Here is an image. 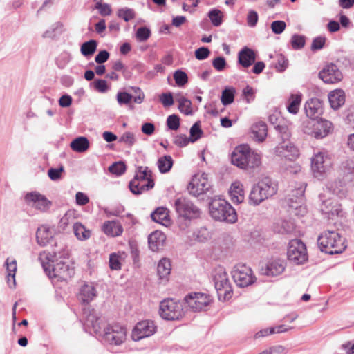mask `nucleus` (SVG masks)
Masks as SVG:
<instances>
[{"label": "nucleus", "instance_id": "052dcab7", "mask_svg": "<svg viewBox=\"0 0 354 354\" xmlns=\"http://www.w3.org/2000/svg\"><path fill=\"white\" fill-rule=\"evenodd\" d=\"M64 171V167L51 168L48 171L49 178L54 181L58 180L62 178V173Z\"/></svg>", "mask_w": 354, "mask_h": 354}, {"label": "nucleus", "instance_id": "ddd939ff", "mask_svg": "<svg viewBox=\"0 0 354 354\" xmlns=\"http://www.w3.org/2000/svg\"><path fill=\"white\" fill-rule=\"evenodd\" d=\"M330 162L328 154L318 151L311 158V169L315 178L321 179L328 171Z\"/></svg>", "mask_w": 354, "mask_h": 354}, {"label": "nucleus", "instance_id": "4c0bfd02", "mask_svg": "<svg viewBox=\"0 0 354 354\" xmlns=\"http://www.w3.org/2000/svg\"><path fill=\"white\" fill-rule=\"evenodd\" d=\"M230 194L231 200L234 203H241L244 200V192L239 183H233L231 185Z\"/></svg>", "mask_w": 354, "mask_h": 354}, {"label": "nucleus", "instance_id": "e433bc0d", "mask_svg": "<svg viewBox=\"0 0 354 354\" xmlns=\"http://www.w3.org/2000/svg\"><path fill=\"white\" fill-rule=\"evenodd\" d=\"M73 230L75 237L80 241H86L91 237V232L80 223H73Z\"/></svg>", "mask_w": 354, "mask_h": 354}, {"label": "nucleus", "instance_id": "2eb2a0df", "mask_svg": "<svg viewBox=\"0 0 354 354\" xmlns=\"http://www.w3.org/2000/svg\"><path fill=\"white\" fill-rule=\"evenodd\" d=\"M24 200L28 206L41 212H48L52 205L51 201L44 195L36 191L27 193Z\"/></svg>", "mask_w": 354, "mask_h": 354}, {"label": "nucleus", "instance_id": "393cba45", "mask_svg": "<svg viewBox=\"0 0 354 354\" xmlns=\"http://www.w3.org/2000/svg\"><path fill=\"white\" fill-rule=\"evenodd\" d=\"M153 180L151 171L148 167L139 166L136 170V174L133 178L130 181L129 188H138L140 180Z\"/></svg>", "mask_w": 354, "mask_h": 354}, {"label": "nucleus", "instance_id": "6e6552de", "mask_svg": "<svg viewBox=\"0 0 354 354\" xmlns=\"http://www.w3.org/2000/svg\"><path fill=\"white\" fill-rule=\"evenodd\" d=\"M214 281L219 300L227 301L232 297V289L227 274L223 267H218L215 270Z\"/></svg>", "mask_w": 354, "mask_h": 354}, {"label": "nucleus", "instance_id": "c756f323", "mask_svg": "<svg viewBox=\"0 0 354 354\" xmlns=\"http://www.w3.org/2000/svg\"><path fill=\"white\" fill-rule=\"evenodd\" d=\"M328 100L334 110L338 109L345 102V93L342 89H336L329 93Z\"/></svg>", "mask_w": 354, "mask_h": 354}, {"label": "nucleus", "instance_id": "a19ab883", "mask_svg": "<svg viewBox=\"0 0 354 354\" xmlns=\"http://www.w3.org/2000/svg\"><path fill=\"white\" fill-rule=\"evenodd\" d=\"M176 100L178 103V109L181 113L187 115L192 114V102L189 100L181 95H178Z\"/></svg>", "mask_w": 354, "mask_h": 354}, {"label": "nucleus", "instance_id": "1a4fd4ad", "mask_svg": "<svg viewBox=\"0 0 354 354\" xmlns=\"http://www.w3.org/2000/svg\"><path fill=\"white\" fill-rule=\"evenodd\" d=\"M183 304L173 299H167L160 304V315L167 320L179 319L183 315Z\"/></svg>", "mask_w": 354, "mask_h": 354}, {"label": "nucleus", "instance_id": "864d4df0", "mask_svg": "<svg viewBox=\"0 0 354 354\" xmlns=\"http://www.w3.org/2000/svg\"><path fill=\"white\" fill-rule=\"evenodd\" d=\"M203 133L202 130L198 122H196L190 129V140L192 142L196 141L199 139Z\"/></svg>", "mask_w": 354, "mask_h": 354}, {"label": "nucleus", "instance_id": "bb28decb", "mask_svg": "<svg viewBox=\"0 0 354 354\" xmlns=\"http://www.w3.org/2000/svg\"><path fill=\"white\" fill-rule=\"evenodd\" d=\"M239 62L244 68H248L254 63L256 55L253 50L244 47L239 53Z\"/></svg>", "mask_w": 354, "mask_h": 354}, {"label": "nucleus", "instance_id": "338daca9", "mask_svg": "<svg viewBox=\"0 0 354 354\" xmlns=\"http://www.w3.org/2000/svg\"><path fill=\"white\" fill-rule=\"evenodd\" d=\"M209 50L206 47H201L195 50V57L198 60H204L209 57Z\"/></svg>", "mask_w": 354, "mask_h": 354}, {"label": "nucleus", "instance_id": "423d86ee", "mask_svg": "<svg viewBox=\"0 0 354 354\" xmlns=\"http://www.w3.org/2000/svg\"><path fill=\"white\" fill-rule=\"evenodd\" d=\"M302 131L315 139H322L333 131V123L326 119L306 120L302 123Z\"/></svg>", "mask_w": 354, "mask_h": 354}, {"label": "nucleus", "instance_id": "2f4dec72", "mask_svg": "<svg viewBox=\"0 0 354 354\" xmlns=\"http://www.w3.org/2000/svg\"><path fill=\"white\" fill-rule=\"evenodd\" d=\"M301 100L302 94L300 92L290 94L286 103L288 111L294 115L297 114L299 110Z\"/></svg>", "mask_w": 354, "mask_h": 354}, {"label": "nucleus", "instance_id": "bf43d9fd", "mask_svg": "<svg viewBox=\"0 0 354 354\" xmlns=\"http://www.w3.org/2000/svg\"><path fill=\"white\" fill-rule=\"evenodd\" d=\"M151 35L150 30L147 27H141L137 30L136 38L140 41H146Z\"/></svg>", "mask_w": 354, "mask_h": 354}, {"label": "nucleus", "instance_id": "49530a36", "mask_svg": "<svg viewBox=\"0 0 354 354\" xmlns=\"http://www.w3.org/2000/svg\"><path fill=\"white\" fill-rule=\"evenodd\" d=\"M139 185L138 188H129L131 192L133 194L139 195L143 193L145 191H148L152 189L154 187V181L153 180H140Z\"/></svg>", "mask_w": 354, "mask_h": 354}, {"label": "nucleus", "instance_id": "f3484780", "mask_svg": "<svg viewBox=\"0 0 354 354\" xmlns=\"http://www.w3.org/2000/svg\"><path fill=\"white\" fill-rule=\"evenodd\" d=\"M185 304L193 311L205 310L210 304L209 295L201 292H192L185 298Z\"/></svg>", "mask_w": 354, "mask_h": 354}, {"label": "nucleus", "instance_id": "9d476101", "mask_svg": "<svg viewBox=\"0 0 354 354\" xmlns=\"http://www.w3.org/2000/svg\"><path fill=\"white\" fill-rule=\"evenodd\" d=\"M288 259L297 265L304 263L308 259L305 244L299 239L290 241L287 250Z\"/></svg>", "mask_w": 354, "mask_h": 354}, {"label": "nucleus", "instance_id": "c9c22d12", "mask_svg": "<svg viewBox=\"0 0 354 354\" xmlns=\"http://www.w3.org/2000/svg\"><path fill=\"white\" fill-rule=\"evenodd\" d=\"M96 297V290L93 286L84 284L82 286L80 292V299L84 303H89Z\"/></svg>", "mask_w": 354, "mask_h": 354}, {"label": "nucleus", "instance_id": "412c9836", "mask_svg": "<svg viewBox=\"0 0 354 354\" xmlns=\"http://www.w3.org/2000/svg\"><path fill=\"white\" fill-rule=\"evenodd\" d=\"M276 153L281 157L292 160L299 156L297 148L290 141H283L275 148Z\"/></svg>", "mask_w": 354, "mask_h": 354}, {"label": "nucleus", "instance_id": "f03ea898", "mask_svg": "<svg viewBox=\"0 0 354 354\" xmlns=\"http://www.w3.org/2000/svg\"><path fill=\"white\" fill-rule=\"evenodd\" d=\"M231 162L242 169H255L261 165V156L248 145H241L233 150Z\"/></svg>", "mask_w": 354, "mask_h": 354}, {"label": "nucleus", "instance_id": "dca6fc26", "mask_svg": "<svg viewBox=\"0 0 354 354\" xmlns=\"http://www.w3.org/2000/svg\"><path fill=\"white\" fill-rule=\"evenodd\" d=\"M157 327L151 320L139 322L134 326L131 337L133 341L138 342L143 338L153 335L156 332Z\"/></svg>", "mask_w": 354, "mask_h": 354}, {"label": "nucleus", "instance_id": "c03bdc74", "mask_svg": "<svg viewBox=\"0 0 354 354\" xmlns=\"http://www.w3.org/2000/svg\"><path fill=\"white\" fill-rule=\"evenodd\" d=\"M97 46V41L93 39L84 42L80 48L81 53L85 57H90L95 52Z\"/></svg>", "mask_w": 354, "mask_h": 354}, {"label": "nucleus", "instance_id": "b1692460", "mask_svg": "<svg viewBox=\"0 0 354 354\" xmlns=\"http://www.w3.org/2000/svg\"><path fill=\"white\" fill-rule=\"evenodd\" d=\"M305 111L308 120H315L322 113V103L318 98H311L305 104Z\"/></svg>", "mask_w": 354, "mask_h": 354}, {"label": "nucleus", "instance_id": "473e14b6", "mask_svg": "<svg viewBox=\"0 0 354 354\" xmlns=\"http://www.w3.org/2000/svg\"><path fill=\"white\" fill-rule=\"evenodd\" d=\"M306 189V185L301 183L294 190L292 191V194L290 196V206L292 208L297 209L298 206L295 205L293 203H301L304 201V192Z\"/></svg>", "mask_w": 354, "mask_h": 354}, {"label": "nucleus", "instance_id": "e2e57ef3", "mask_svg": "<svg viewBox=\"0 0 354 354\" xmlns=\"http://www.w3.org/2000/svg\"><path fill=\"white\" fill-rule=\"evenodd\" d=\"M132 98V95L126 92H118L117 94V101L120 105L129 104Z\"/></svg>", "mask_w": 354, "mask_h": 354}, {"label": "nucleus", "instance_id": "a878e982", "mask_svg": "<svg viewBox=\"0 0 354 354\" xmlns=\"http://www.w3.org/2000/svg\"><path fill=\"white\" fill-rule=\"evenodd\" d=\"M102 232L107 236L116 237L123 232V227L118 221H107L102 226Z\"/></svg>", "mask_w": 354, "mask_h": 354}, {"label": "nucleus", "instance_id": "6e6d98bb", "mask_svg": "<svg viewBox=\"0 0 354 354\" xmlns=\"http://www.w3.org/2000/svg\"><path fill=\"white\" fill-rule=\"evenodd\" d=\"M167 125L171 130H177L180 127V118L177 115H169L167 119Z\"/></svg>", "mask_w": 354, "mask_h": 354}, {"label": "nucleus", "instance_id": "7c9ffc66", "mask_svg": "<svg viewBox=\"0 0 354 354\" xmlns=\"http://www.w3.org/2000/svg\"><path fill=\"white\" fill-rule=\"evenodd\" d=\"M326 189L328 192L336 195L339 198H344L347 195L348 189L345 183L341 181L335 180L328 183Z\"/></svg>", "mask_w": 354, "mask_h": 354}, {"label": "nucleus", "instance_id": "4be33fe9", "mask_svg": "<svg viewBox=\"0 0 354 354\" xmlns=\"http://www.w3.org/2000/svg\"><path fill=\"white\" fill-rule=\"evenodd\" d=\"M55 234L54 227L47 224L39 226L36 232L37 243L41 246H45L49 243Z\"/></svg>", "mask_w": 354, "mask_h": 354}, {"label": "nucleus", "instance_id": "0e129e2a", "mask_svg": "<svg viewBox=\"0 0 354 354\" xmlns=\"http://www.w3.org/2000/svg\"><path fill=\"white\" fill-rule=\"evenodd\" d=\"M95 8L99 10V12L102 16H109L111 14V8L107 3L97 2L95 4Z\"/></svg>", "mask_w": 354, "mask_h": 354}, {"label": "nucleus", "instance_id": "09e8293b", "mask_svg": "<svg viewBox=\"0 0 354 354\" xmlns=\"http://www.w3.org/2000/svg\"><path fill=\"white\" fill-rule=\"evenodd\" d=\"M136 141L135 134L130 131L124 132L119 138V142L123 143L129 147H131Z\"/></svg>", "mask_w": 354, "mask_h": 354}, {"label": "nucleus", "instance_id": "37998d69", "mask_svg": "<svg viewBox=\"0 0 354 354\" xmlns=\"http://www.w3.org/2000/svg\"><path fill=\"white\" fill-rule=\"evenodd\" d=\"M157 165L160 173H167L169 171L172 167L173 159L171 156H163L158 160Z\"/></svg>", "mask_w": 354, "mask_h": 354}, {"label": "nucleus", "instance_id": "f257e3e1", "mask_svg": "<svg viewBox=\"0 0 354 354\" xmlns=\"http://www.w3.org/2000/svg\"><path fill=\"white\" fill-rule=\"evenodd\" d=\"M42 267L50 278H58L64 281L71 278L74 274L73 268L68 264V255L64 252L62 254L56 253L51 254L45 252L39 257Z\"/></svg>", "mask_w": 354, "mask_h": 354}, {"label": "nucleus", "instance_id": "72a5a7b5", "mask_svg": "<svg viewBox=\"0 0 354 354\" xmlns=\"http://www.w3.org/2000/svg\"><path fill=\"white\" fill-rule=\"evenodd\" d=\"M252 133L258 142H263L267 136V125L264 122L254 123L251 127Z\"/></svg>", "mask_w": 354, "mask_h": 354}, {"label": "nucleus", "instance_id": "4468645a", "mask_svg": "<svg viewBox=\"0 0 354 354\" xmlns=\"http://www.w3.org/2000/svg\"><path fill=\"white\" fill-rule=\"evenodd\" d=\"M232 276L239 287H246L251 285L254 281L252 270L243 264L236 265L232 271Z\"/></svg>", "mask_w": 354, "mask_h": 354}, {"label": "nucleus", "instance_id": "a211bd4d", "mask_svg": "<svg viewBox=\"0 0 354 354\" xmlns=\"http://www.w3.org/2000/svg\"><path fill=\"white\" fill-rule=\"evenodd\" d=\"M319 77L326 84H337L343 79V74L334 64L324 66L319 73Z\"/></svg>", "mask_w": 354, "mask_h": 354}, {"label": "nucleus", "instance_id": "a18cd8bd", "mask_svg": "<svg viewBox=\"0 0 354 354\" xmlns=\"http://www.w3.org/2000/svg\"><path fill=\"white\" fill-rule=\"evenodd\" d=\"M235 88L233 87H226L222 91L221 100L224 106L229 105L234 102Z\"/></svg>", "mask_w": 354, "mask_h": 354}, {"label": "nucleus", "instance_id": "aec40b11", "mask_svg": "<svg viewBox=\"0 0 354 354\" xmlns=\"http://www.w3.org/2000/svg\"><path fill=\"white\" fill-rule=\"evenodd\" d=\"M84 326L94 333L101 335L104 325L102 319L99 317L94 310L84 311Z\"/></svg>", "mask_w": 354, "mask_h": 354}, {"label": "nucleus", "instance_id": "0eeeda50", "mask_svg": "<svg viewBox=\"0 0 354 354\" xmlns=\"http://www.w3.org/2000/svg\"><path fill=\"white\" fill-rule=\"evenodd\" d=\"M100 336L104 344L119 346L127 340V331L120 324H109L104 328Z\"/></svg>", "mask_w": 354, "mask_h": 354}, {"label": "nucleus", "instance_id": "cd10ccee", "mask_svg": "<svg viewBox=\"0 0 354 354\" xmlns=\"http://www.w3.org/2000/svg\"><path fill=\"white\" fill-rule=\"evenodd\" d=\"M169 212L167 208L160 207L151 214V217L153 221L164 226H169L171 224Z\"/></svg>", "mask_w": 354, "mask_h": 354}, {"label": "nucleus", "instance_id": "5701e85b", "mask_svg": "<svg viewBox=\"0 0 354 354\" xmlns=\"http://www.w3.org/2000/svg\"><path fill=\"white\" fill-rule=\"evenodd\" d=\"M286 268V262L281 259H274L270 261L265 268H262V273L268 277H276L283 272Z\"/></svg>", "mask_w": 354, "mask_h": 354}, {"label": "nucleus", "instance_id": "5fc2aeb1", "mask_svg": "<svg viewBox=\"0 0 354 354\" xmlns=\"http://www.w3.org/2000/svg\"><path fill=\"white\" fill-rule=\"evenodd\" d=\"M305 37L299 35H294L291 38V45L292 48L297 50L304 46Z\"/></svg>", "mask_w": 354, "mask_h": 354}, {"label": "nucleus", "instance_id": "69168bd1", "mask_svg": "<svg viewBox=\"0 0 354 354\" xmlns=\"http://www.w3.org/2000/svg\"><path fill=\"white\" fill-rule=\"evenodd\" d=\"M294 230L293 223L290 221H282L281 222V227L278 229V232L281 234L291 233Z\"/></svg>", "mask_w": 354, "mask_h": 354}, {"label": "nucleus", "instance_id": "774afa93", "mask_svg": "<svg viewBox=\"0 0 354 354\" xmlns=\"http://www.w3.org/2000/svg\"><path fill=\"white\" fill-rule=\"evenodd\" d=\"M160 100L162 105L165 107L170 106L174 104V98L171 93H164L160 97Z\"/></svg>", "mask_w": 354, "mask_h": 354}, {"label": "nucleus", "instance_id": "6ab92c4d", "mask_svg": "<svg viewBox=\"0 0 354 354\" xmlns=\"http://www.w3.org/2000/svg\"><path fill=\"white\" fill-rule=\"evenodd\" d=\"M325 194H320L319 198L322 201L320 210L328 218H333L335 216H339L341 212V207L334 199L325 198Z\"/></svg>", "mask_w": 354, "mask_h": 354}, {"label": "nucleus", "instance_id": "39448f33", "mask_svg": "<svg viewBox=\"0 0 354 354\" xmlns=\"http://www.w3.org/2000/svg\"><path fill=\"white\" fill-rule=\"evenodd\" d=\"M277 192V185L269 178H265L254 185L250 193L249 203L258 205Z\"/></svg>", "mask_w": 354, "mask_h": 354}, {"label": "nucleus", "instance_id": "9b49d317", "mask_svg": "<svg viewBox=\"0 0 354 354\" xmlns=\"http://www.w3.org/2000/svg\"><path fill=\"white\" fill-rule=\"evenodd\" d=\"M174 207L179 216L186 219H193L200 216V209L185 197H180L175 200Z\"/></svg>", "mask_w": 354, "mask_h": 354}, {"label": "nucleus", "instance_id": "f704fd0d", "mask_svg": "<svg viewBox=\"0 0 354 354\" xmlns=\"http://www.w3.org/2000/svg\"><path fill=\"white\" fill-rule=\"evenodd\" d=\"M340 169L345 181L352 182L354 180V162L353 160H348L343 162Z\"/></svg>", "mask_w": 354, "mask_h": 354}, {"label": "nucleus", "instance_id": "de8ad7c7", "mask_svg": "<svg viewBox=\"0 0 354 354\" xmlns=\"http://www.w3.org/2000/svg\"><path fill=\"white\" fill-rule=\"evenodd\" d=\"M208 17L214 26H219L223 22V12L218 9H212L208 13Z\"/></svg>", "mask_w": 354, "mask_h": 354}, {"label": "nucleus", "instance_id": "c85d7f7f", "mask_svg": "<svg viewBox=\"0 0 354 354\" xmlns=\"http://www.w3.org/2000/svg\"><path fill=\"white\" fill-rule=\"evenodd\" d=\"M166 239L165 235L160 231L156 230L152 232L148 237L149 248L153 251H158L164 244Z\"/></svg>", "mask_w": 354, "mask_h": 354}, {"label": "nucleus", "instance_id": "13d9d810", "mask_svg": "<svg viewBox=\"0 0 354 354\" xmlns=\"http://www.w3.org/2000/svg\"><path fill=\"white\" fill-rule=\"evenodd\" d=\"M286 27V24L283 21H274L272 22L270 28L272 31L277 35L282 33Z\"/></svg>", "mask_w": 354, "mask_h": 354}, {"label": "nucleus", "instance_id": "20e7f679", "mask_svg": "<svg viewBox=\"0 0 354 354\" xmlns=\"http://www.w3.org/2000/svg\"><path fill=\"white\" fill-rule=\"evenodd\" d=\"M210 216L216 221L234 223L237 220L235 209L225 199L214 198L209 203Z\"/></svg>", "mask_w": 354, "mask_h": 354}, {"label": "nucleus", "instance_id": "8fccbe9b", "mask_svg": "<svg viewBox=\"0 0 354 354\" xmlns=\"http://www.w3.org/2000/svg\"><path fill=\"white\" fill-rule=\"evenodd\" d=\"M117 15L127 22L133 19L136 15L133 9L124 8L118 10Z\"/></svg>", "mask_w": 354, "mask_h": 354}, {"label": "nucleus", "instance_id": "4d7b16f0", "mask_svg": "<svg viewBox=\"0 0 354 354\" xmlns=\"http://www.w3.org/2000/svg\"><path fill=\"white\" fill-rule=\"evenodd\" d=\"M125 169L126 166L122 162H115L109 167V170L111 173L118 176L122 174L125 171Z\"/></svg>", "mask_w": 354, "mask_h": 354}, {"label": "nucleus", "instance_id": "79ce46f5", "mask_svg": "<svg viewBox=\"0 0 354 354\" xmlns=\"http://www.w3.org/2000/svg\"><path fill=\"white\" fill-rule=\"evenodd\" d=\"M124 252H114L109 256V267L111 270H119L121 269V262L124 259Z\"/></svg>", "mask_w": 354, "mask_h": 354}, {"label": "nucleus", "instance_id": "7ed1b4c3", "mask_svg": "<svg viewBox=\"0 0 354 354\" xmlns=\"http://www.w3.org/2000/svg\"><path fill=\"white\" fill-rule=\"evenodd\" d=\"M317 243L322 252L329 254H340L346 248L344 238L334 230L322 232L318 236Z\"/></svg>", "mask_w": 354, "mask_h": 354}, {"label": "nucleus", "instance_id": "f8f14e48", "mask_svg": "<svg viewBox=\"0 0 354 354\" xmlns=\"http://www.w3.org/2000/svg\"><path fill=\"white\" fill-rule=\"evenodd\" d=\"M211 188L207 175L205 173L196 174L187 186L189 193L194 196L207 193Z\"/></svg>", "mask_w": 354, "mask_h": 354}, {"label": "nucleus", "instance_id": "3c124183", "mask_svg": "<svg viewBox=\"0 0 354 354\" xmlns=\"http://www.w3.org/2000/svg\"><path fill=\"white\" fill-rule=\"evenodd\" d=\"M6 266L7 273L12 277V283H14L15 273L17 271V261L15 259H10V258H8L6 261Z\"/></svg>", "mask_w": 354, "mask_h": 354}, {"label": "nucleus", "instance_id": "ea45409f", "mask_svg": "<svg viewBox=\"0 0 354 354\" xmlns=\"http://www.w3.org/2000/svg\"><path fill=\"white\" fill-rule=\"evenodd\" d=\"M171 267L169 259H161L157 266V272L161 279H167L171 272Z\"/></svg>", "mask_w": 354, "mask_h": 354}, {"label": "nucleus", "instance_id": "603ef678", "mask_svg": "<svg viewBox=\"0 0 354 354\" xmlns=\"http://www.w3.org/2000/svg\"><path fill=\"white\" fill-rule=\"evenodd\" d=\"M174 79L178 86H183L188 82L187 75L180 70H178L174 73Z\"/></svg>", "mask_w": 354, "mask_h": 354}, {"label": "nucleus", "instance_id": "58836bf2", "mask_svg": "<svg viewBox=\"0 0 354 354\" xmlns=\"http://www.w3.org/2000/svg\"><path fill=\"white\" fill-rule=\"evenodd\" d=\"M70 146L74 151L82 153L88 149L89 142L86 137L80 136L74 139Z\"/></svg>", "mask_w": 354, "mask_h": 354}, {"label": "nucleus", "instance_id": "680f3d73", "mask_svg": "<svg viewBox=\"0 0 354 354\" xmlns=\"http://www.w3.org/2000/svg\"><path fill=\"white\" fill-rule=\"evenodd\" d=\"M226 65V61L223 57H217L212 60V66L218 71H223Z\"/></svg>", "mask_w": 354, "mask_h": 354}]
</instances>
